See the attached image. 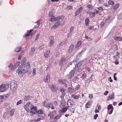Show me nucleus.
Wrapping results in <instances>:
<instances>
[{
  "label": "nucleus",
  "mask_w": 122,
  "mask_h": 122,
  "mask_svg": "<svg viewBox=\"0 0 122 122\" xmlns=\"http://www.w3.org/2000/svg\"><path fill=\"white\" fill-rule=\"evenodd\" d=\"M33 107L32 105L30 102H27L25 105L24 108L25 110L28 113L30 111V109Z\"/></svg>",
  "instance_id": "1"
},
{
  "label": "nucleus",
  "mask_w": 122,
  "mask_h": 122,
  "mask_svg": "<svg viewBox=\"0 0 122 122\" xmlns=\"http://www.w3.org/2000/svg\"><path fill=\"white\" fill-rule=\"evenodd\" d=\"M37 107L33 106L30 108V112L32 114H35L37 113Z\"/></svg>",
  "instance_id": "2"
},
{
  "label": "nucleus",
  "mask_w": 122,
  "mask_h": 122,
  "mask_svg": "<svg viewBox=\"0 0 122 122\" xmlns=\"http://www.w3.org/2000/svg\"><path fill=\"white\" fill-rule=\"evenodd\" d=\"M75 69L73 68V70H71L68 74V77L69 79H71L73 77L75 72Z\"/></svg>",
  "instance_id": "3"
},
{
  "label": "nucleus",
  "mask_w": 122,
  "mask_h": 122,
  "mask_svg": "<svg viewBox=\"0 0 122 122\" xmlns=\"http://www.w3.org/2000/svg\"><path fill=\"white\" fill-rule=\"evenodd\" d=\"M50 88L52 92H56L57 91H59L58 88L54 84L52 85Z\"/></svg>",
  "instance_id": "4"
},
{
  "label": "nucleus",
  "mask_w": 122,
  "mask_h": 122,
  "mask_svg": "<svg viewBox=\"0 0 122 122\" xmlns=\"http://www.w3.org/2000/svg\"><path fill=\"white\" fill-rule=\"evenodd\" d=\"M10 86L11 89H12L13 91H15L17 87V84L14 82L13 83H11Z\"/></svg>",
  "instance_id": "5"
},
{
  "label": "nucleus",
  "mask_w": 122,
  "mask_h": 122,
  "mask_svg": "<svg viewBox=\"0 0 122 122\" xmlns=\"http://www.w3.org/2000/svg\"><path fill=\"white\" fill-rule=\"evenodd\" d=\"M83 61H80L77 64H76L74 68L75 69L76 68V67L77 68H78V70L80 68L82 65V64Z\"/></svg>",
  "instance_id": "6"
},
{
  "label": "nucleus",
  "mask_w": 122,
  "mask_h": 122,
  "mask_svg": "<svg viewBox=\"0 0 122 122\" xmlns=\"http://www.w3.org/2000/svg\"><path fill=\"white\" fill-rule=\"evenodd\" d=\"M86 47H84L83 48L82 51L80 52L78 54H77L76 56L77 57H80L83 54V53H84L85 51L86 50Z\"/></svg>",
  "instance_id": "7"
},
{
  "label": "nucleus",
  "mask_w": 122,
  "mask_h": 122,
  "mask_svg": "<svg viewBox=\"0 0 122 122\" xmlns=\"http://www.w3.org/2000/svg\"><path fill=\"white\" fill-rule=\"evenodd\" d=\"M74 45H73L71 44L69 47V49L68 51V52L69 53H71L73 51Z\"/></svg>",
  "instance_id": "8"
},
{
  "label": "nucleus",
  "mask_w": 122,
  "mask_h": 122,
  "mask_svg": "<svg viewBox=\"0 0 122 122\" xmlns=\"http://www.w3.org/2000/svg\"><path fill=\"white\" fill-rule=\"evenodd\" d=\"M3 84H2L0 86V91L3 92L5 91L6 90Z\"/></svg>",
  "instance_id": "9"
},
{
  "label": "nucleus",
  "mask_w": 122,
  "mask_h": 122,
  "mask_svg": "<svg viewBox=\"0 0 122 122\" xmlns=\"http://www.w3.org/2000/svg\"><path fill=\"white\" fill-rule=\"evenodd\" d=\"M50 76L48 74L46 77V78H45L44 81L46 82H49L50 80Z\"/></svg>",
  "instance_id": "10"
},
{
  "label": "nucleus",
  "mask_w": 122,
  "mask_h": 122,
  "mask_svg": "<svg viewBox=\"0 0 122 122\" xmlns=\"http://www.w3.org/2000/svg\"><path fill=\"white\" fill-rule=\"evenodd\" d=\"M60 92L62 93L61 96H62L63 98L65 95V91L66 90H64L63 88L61 87L60 88Z\"/></svg>",
  "instance_id": "11"
},
{
  "label": "nucleus",
  "mask_w": 122,
  "mask_h": 122,
  "mask_svg": "<svg viewBox=\"0 0 122 122\" xmlns=\"http://www.w3.org/2000/svg\"><path fill=\"white\" fill-rule=\"evenodd\" d=\"M32 98V97L29 95H28L25 96L24 98V100L25 101L27 102L29 100H30Z\"/></svg>",
  "instance_id": "12"
},
{
  "label": "nucleus",
  "mask_w": 122,
  "mask_h": 122,
  "mask_svg": "<svg viewBox=\"0 0 122 122\" xmlns=\"http://www.w3.org/2000/svg\"><path fill=\"white\" fill-rule=\"evenodd\" d=\"M114 93L113 92L112 93V96L111 95H110L109 96L107 97V100L109 101L110 100H112L114 98Z\"/></svg>",
  "instance_id": "13"
},
{
  "label": "nucleus",
  "mask_w": 122,
  "mask_h": 122,
  "mask_svg": "<svg viewBox=\"0 0 122 122\" xmlns=\"http://www.w3.org/2000/svg\"><path fill=\"white\" fill-rule=\"evenodd\" d=\"M82 42L81 41H78L77 44L75 46V49H76L79 47L81 44Z\"/></svg>",
  "instance_id": "14"
},
{
  "label": "nucleus",
  "mask_w": 122,
  "mask_h": 122,
  "mask_svg": "<svg viewBox=\"0 0 122 122\" xmlns=\"http://www.w3.org/2000/svg\"><path fill=\"white\" fill-rule=\"evenodd\" d=\"M50 51L48 50L44 54V56L46 58L47 57L50 55Z\"/></svg>",
  "instance_id": "15"
},
{
  "label": "nucleus",
  "mask_w": 122,
  "mask_h": 122,
  "mask_svg": "<svg viewBox=\"0 0 122 122\" xmlns=\"http://www.w3.org/2000/svg\"><path fill=\"white\" fill-rule=\"evenodd\" d=\"M112 49L114 50H116L117 49V45L115 44H113L112 45Z\"/></svg>",
  "instance_id": "16"
},
{
  "label": "nucleus",
  "mask_w": 122,
  "mask_h": 122,
  "mask_svg": "<svg viewBox=\"0 0 122 122\" xmlns=\"http://www.w3.org/2000/svg\"><path fill=\"white\" fill-rule=\"evenodd\" d=\"M115 40L118 41H122V37L115 36L114 37Z\"/></svg>",
  "instance_id": "17"
},
{
  "label": "nucleus",
  "mask_w": 122,
  "mask_h": 122,
  "mask_svg": "<svg viewBox=\"0 0 122 122\" xmlns=\"http://www.w3.org/2000/svg\"><path fill=\"white\" fill-rule=\"evenodd\" d=\"M90 21L89 18L88 17L86 18L85 20V23L86 26L88 25Z\"/></svg>",
  "instance_id": "18"
},
{
  "label": "nucleus",
  "mask_w": 122,
  "mask_h": 122,
  "mask_svg": "<svg viewBox=\"0 0 122 122\" xmlns=\"http://www.w3.org/2000/svg\"><path fill=\"white\" fill-rule=\"evenodd\" d=\"M68 89L69 92L71 93H73L74 91V89H72L70 87H68Z\"/></svg>",
  "instance_id": "19"
},
{
  "label": "nucleus",
  "mask_w": 122,
  "mask_h": 122,
  "mask_svg": "<svg viewBox=\"0 0 122 122\" xmlns=\"http://www.w3.org/2000/svg\"><path fill=\"white\" fill-rule=\"evenodd\" d=\"M15 112V110L14 109H12L10 112V116H12L14 114Z\"/></svg>",
  "instance_id": "20"
},
{
  "label": "nucleus",
  "mask_w": 122,
  "mask_h": 122,
  "mask_svg": "<svg viewBox=\"0 0 122 122\" xmlns=\"http://www.w3.org/2000/svg\"><path fill=\"white\" fill-rule=\"evenodd\" d=\"M64 15H61L57 17H56V20H60L62 19L63 17L64 18Z\"/></svg>",
  "instance_id": "21"
},
{
  "label": "nucleus",
  "mask_w": 122,
  "mask_h": 122,
  "mask_svg": "<svg viewBox=\"0 0 122 122\" xmlns=\"http://www.w3.org/2000/svg\"><path fill=\"white\" fill-rule=\"evenodd\" d=\"M26 59L25 57H24L23 60L22 61L21 65H25V64L26 63Z\"/></svg>",
  "instance_id": "22"
},
{
  "label": "nucleus",
  "mask_w": 122,
  "mask_h": 122,
  "mask_svg": "<svg viewBox=\"0 0 122 122\" xmlns=\"http://www.w3.org/2000/svg\"><path fill=\"white\" fill-rule=\"evenodd\" d=\"M24 74H25V73L23 71V70L19 71L18 72L19 75H20L21 76H23Z\"/></svg>",
  "instance_id": "23"
},
{
  "label": "nucleus",
  "mask_w": 122,
  "mask_h": 122,
  "mask_svg": "<svg viewBox=\"0 0 122 122\" xmlns=\"http://www.w3.org/2000/svg\"><path fill=\"white\" fill-rule=\"evenodd\" d=\"M20 62L19 61H18L14 65V66H15V68H16L20 64Z\"/></svg>",
  "instance_id": "24"
},
{
  "label": "nucleus",
  "mask_w": 122,
  "mask_h": 122,
  "mask_svg": "<svg viewBox=\"0 0 122 122\" xmlns=\"http://www.w3.org/2000/svg\"><path fill=\"white\" fill-rule=\"evenodd\" d=\"M71 99H69L67 101V105L68 107H69V105L70 104V105H73V104L72 103H71Z\"/></svg>",
  "instance_id": "25"
},
{
  "label": "nucleus",
  "mask_w": 122,
  "mask_h": 122,
  "mask_svg": "<svg viewBox=\"0 0 122 122\" xmlns=\"http://www.w3.org/2000/svg\"><path fill=\"white\" fill-rule=\"evenodd\" d=\"M95 13L92 12L90 14V17L91 18H92L95 16Z\"/></svg>",
  "instance_id": "26"
},
{
  "label": "nucleus",
  "mask_w": 122,
  "mask_h": 122,
  "mask_svg": "<svg viewBox=\"0 0 122 122\" xmlns=\"http://www.w3.org/2000/svg\"><path fill=\"white\" fill-rule=\"evenodd\" d=\"M61 105H62V106L64 107L65 106V105L66 104L65 103V100H61Z\"/></svg>",
  "instance_id": "27"
},
{
  "label": "nucleus",
  "mask_w": 122,
  "mask_h": 122,
  "mask_svg": "<svg viewBox=\"0 0 122 122\" xmlns=\"http://www.w3.org/2000/svg\"><path fill=\"white\" fill-rule=\"evenodd\" d=\"M21 47H17L15 49V52H18L21 51Z\"/></svg>",
  "instance_id": "28"
},
{
  "label": "nucleus",
  "mask_w": 122,
  "mask_h": 122,
  "mask_svg": "<svg viewBox=\"0 0 122 122\" xmlns=\"http://www.w3.org/2000/svg\"><path fill=\"white\" fill-rule=\"evenodd\" d=\"M74 29V27L73 26H72L71 27L70 30V32L69 33H70L71 34H73V30Z\"/></svg>",
  "instance_id": "29"
},
{
  "label": "nucleus",
  "mask_w": 122,
  "mask_h": 122,
  "mask_svg": "<svg viewBox=\"0 0 122 122\" xmlns=\"http://www.w3.org/2000/svg\"><path fill=\"white\" fill-rule=\"evenodd\" d=\"M112 107H113L112 104H110L107 106V109L108 110H110V109H111L112 108Z\"/></svg>",
  "instance_id": "30"
},
{
  "label": "nucleus",
  "mask_w": 122,
  "mask_h": 122,
  "mask_svg": "<svg viewBox=\"0 0 122 122\" xmlns=\"http://www.w3.org/2000/svg\"><path fill=\"white\" fill-rule=\"evenodd\" d=\"M85 38L87 39L90 41H91L92 40V38H90V37H88L86 35V34H85Z\"/></svg>",
  "instance_id": "31"
},
{
  "label": "nucleus",
  "mask_w": 122,
  "mask_h": 122,
  "mask_svg": "<svg viewBox=\"0 0 122 122\" xmlns=\"http://www.w3.org/2000/svg\"><path fill=\"white\" fill-rule=\"evenodd\" d=\"M68 109V108L67 107H66L65 108H63L62 109L61 111L62 112H66Z\"/></svg>",
  "instance_id": "32"
},
{
  "label": "nucleus",
  "mask_w": 122,
  "mask_h": 122,
  "mask_svg": "<svg viewBox=\"0 0 122 122\" xmlns=\"http://www.w3.org/2000/svg\"><path fill=\"white\" fill-rule=\"evenodd\" d=\"M43 113V110L42 109H39L37 111V114H41L42 113Z\"/></svg>",
  "instance_id": "33"
},
{
  "label": "nucleus",
  "mask_w": 122,
  "mask_h": 122,
  "mask_svg": "<svg viewBox=\"0 0 122 122\" xmlns=\"http://www.w3.org/2000/svg\"><path fill=\"white\" fill-rule=\"evenodd\" d=\"M56 26L58 27L60 24V20H58L55 23V24Z\"/></svg>",
  "instance_id": "34"
},
{
  "label": "nucleus",
  "mask_w": 122,
  "mask_h": 122,
  "mask_svg": "<svg viewBox=\"0 0 122 122\" xmlns=\"http://www.w3.org/2000/svg\"><path fill=\"white\" fill-rule=\"evenodd\" d=\"M119 4H115L113 7V8L114 9H116L118 7Z\"/></svg>",
  "instance_id": "35"
},
{
  "label": "nucleus",
  "mask_w": 122,
  "mask_h": 122,
  "mask_svg": "<svg viewBox=\"0 0 122 122\" xmlns=\"http://www.w3.org/2000/svg\"><path fill=\"white\" fill-rule=\"evenodd\" d=\"M113 109V107H112V109H110V110H108V114H112V112Z\"/></svg>",
  "instance_id": "36"
},
{
  "label": "nucleus",
  "mask_w": 122,
  "mask_h": 122,
  "mask_svg": "<svg viewBox=\"0 0 122 122\" xmlns=\"http://www.w3.org/2000/svg\"><path fill=\"white\" fill-rule=\"evenodd\" d=\"M40 20H38L36 22V23L37 24L35 26V27H38L40 25V23H39V21Z\"/></svg>",
  "instance_id": "37"
},
{
  "label": "nucleus",
  "mask_w": 122,
  "mask_h": 122,
  "mask_svg": "<svg viewBox=\"0 0 122 122\" xmlns=\"http://www.w3.org/2000/svg\"><path fill=\"white\" fill-rule=\"evenodd\" d=\"M30 65L29 62H27L26 65V68L28 69L30 67Z\"/></svg>",
  "instance_id": "38"
},
{
  "label": "nucleus",
  "mask_w": 122,
  "mask_h": 122,
  "mask_svg": "<svg viewBox=\"0 0 122 122\" xmlns=\"http://www.w3.org/2000/svg\"><path fill=\"white\" fill-rule=\"evenodd\" d=\"M54 14L52 10L49 13V17H51Z\"/></svg>",
  "instance_id": "39"
},
{
  "label": "nucleus",
  "mask_w": 122,
  "mask_h": 122,
  "mask_svg": "<svg viewBox=\"0 0 122 122\" xmlns=\"http://www.w3.org/2000/svg\"><path fill=\"white\" fill-rule=\"evenodd\" d=\"M118 18L119 20L122 19V12L118 16Z\"/></svg>",
  "instance_id": "40"
},
{
  "label": "nucleus",
  "mask_w": 122,
  "mask_h": 122,
  "mask_svg": "<svg viewBox=\"0 0 122 122\" xmlns=\"http://www.w3.org/2000/svg\"><path fill=\"white\" fill-rule=\"evenodd\" d=\"M108 4L111 5H112L114 4V2L111 0H109L108 2Z\"/></svg>",
  "instance_id": "41"
},
{
  "label": "nucleus",
  "mask_w": 122,
  "mask_h": 122,
  "mask_svg": "<svg viewBox=\"0 0 122 122\" xmlns=\"http://www.w3.org/2000/svg\"><path fill=\"white\" fill-rule=\"evenodd\" d=\"M72 97L76 99H77L78 98V96H75V95L73 94L72 95Z\"/></svg>",
  "instance_id": "42"
},
{
  "label": "nucleus",
  "mask_w": 122,
  "mask_h": 122,
  "mask_svg": "<svg viewBox=\"0 0 122 122\" xmlns=\"http://www.w3.org/2000/svg\"><path fill=\"white\" fill-rule=\"evenodd\" d=\"M35 49L34 48H32L31 49V52L32 54H33L35 51Z\"/></svg>",
  "instance_id": "43"
},
{
  "label": "nucleus",
  "mask_w": 122,
  "mask_h": 122,
  "mask_svg": "<svg viewBox=\"0 0 122 122\" xmlns=\"http://www.w3.org/2000/svg\"><path fill=\"white\" fill-rule=\"evenodd\" d=\"M90 82V81L88 80V79H87L86 80H85V84H87L88 85Z\"/></svg>",
  "instance_id": "44"
},
{
  "label": "nucleus",
  "mask_w": 122,
  "mask_h": 122,
  "mask_svg": "<svg viewBox=\"0 0 122 122\" xmlns=\"http://www.w3.org/2000/svg\"><path fill=\"white\" fill-rule=\"evenodd\" d=\"M78 78L77 77V76H75L74 78H73L71 80V81H72L73 82L75 81H76V80Z\"/></svg>",
  "instance_id": "45"
},
{
  "label": "nucleus",
  "mask_w": 122,
  "mask_h": 122,
  "mask_svg": "<svg viewBox=\"0 0 122 122\" xmlns=\"http://www.w3.org/2000/svg\"><path fill=\"white\" fill-rule=\"evenodd\" d=\"M3 85L5 87V88H6V89L9 87V84L8 83H6L5 84Z\"/></svg>",
  "instance_id": "46"
},
{
  "label": "nucleus",
  "mask_w": 122,
  "mask_h": 122,
  "mask_svg": "<svg viewBox=\"0 0 122 122\" xmlns=\"http://www.w3.org/2000/svg\"><path fill=\"white\" fill-rule=\"evenodd\" d=\"M64 62L61 59L60 60L59 64V65L61 66L63 64Z\"/></svg>",
  "instance_id": "47"
},
{
  "label": "nucleus",
  "mask_w": 122,
  "mask_h": 122,
  "mask_svg": "<svg viewBox=\"0 0 122 122\" xmlns=\"http://www.w3.org/2000/svg\"><path fill=\"white\" fill-rule=\"evenodd\" d=\"M73 7L71 6H67L66 9H68V10H70Z\"/></svg>",
  "instance_id": "48"
},
{
  "label": "nucleus",
  "mask_w": 122,
  "mask_h": 122,
  "mask_svg": "<svg viewBox=\"0 0 122 122\" xmlns=\"http://www.w3.org/2000/svg\"><path fill=\"white\" fill-rule=\"evenodd\" d=\"M22 102V101L21 100H20L18 101L16 105H18L20 104H21Z\"/></svg>",
  "instance_id": "49"
},
{
  "label": "nucleus",
  "mask_w": 122,
  "mask_h": 122,
  "mask_svg": "<svg viewBox=\"0 0 122 122\" xmlns=\"http://www.w3.org/2000/svg\"><path fill=\"white\" fill-rule=\"evenodd\" d=\"M80 13L77 10L75 12V16H76L78 15Z\"/></svg>",
  "instance_id": "50"
},
{
  "label": "nucleus",
  "mask_w": 122,
  "mask_h": 122,
  "mask_svg": "<svg viewBox=\"0 0 122 122\" xmlns=\"http://www.w3.org/2000/svg\"><path fill=\"white\" fill-rule=\"evenodd\" d=\"M39 118L40 119V120H43L45 119L44 117L43 116V115H41V116H40V117Z\"/></svg>",
  "instance_id": "51"
},
{
  "label": "nucleus",
  "mask_w": 122,
  "mask_h": 122,
  "mask_svg": "<svg viewBox=\"0 0 122 122\" xmlns=\"http://www.w3.org/2000/svg\"><path fill=\"white\" fill-rule=\"evenodd\" d=\"M86 70L89 72H90L91 71L89 67H86Z\"/></svg>",
  "instance_id": "52"
},
{
  "label": "nucleus",
  "mask_w": 122,
  "mask_h": 122,
  "mask_svg": "<svg viewBox=\"0 0 122 122\" xmlns=\"http://www.w3.org/2000/svg\"><path fill=\"white\" fill-rule=\"evenodd\" d=\"M87 7L90 9H92L93 8V7L92 6H91L90 5L88 4L87 5Z\"/></svg>",
  "instance_id": "53"
},
{
  "label": "nucleus",
  "mask_w": 122,
  "mask_h": 122,
  "mask_svg": "<svg viewBox=\"0 0 122 122\" xmlns=\"http://www.w3.org/2000/svg\"><path fill=\"white\" fill-rule=\"evenodd\" d=\"M36 74V69L35 68L33 70L32 75H35Z\"/></svg>",
  "instance_id": "54"
},
{
  "label": "nucleus",
  "mask_w": 122,
  "mask_h": 122,
  "mask_svg": "<svg viewBox=\"0 0 122 122\" xmlns=\"http://www.w3.org/2000/svg\"><path fill=\"white\" fill-rule=\"evenodd\" d=\"M80 88V86L79 84L76 85V90H78L79 88Z\"/></svg>",
  "instance_id": "55"
},
{
  "label": "nucleus",
  "mask_w": 122,
  "mask_h": 122,
  "mask_svg": "<svg viewBox=\"0 0 122 122\" xmlns=\"http://www.w3.org/2000/svg\"><path fill=\"white\" fill-rule=\"evenodd\" d=\"M58 26H56L55 24L52 27H51V29H52L53 28L54 29H55Z\"/></svg>",
  "instance_id": "56"
},
{
  "label": "nucleus",
  "mask_w": 122,
  "mask_h": 122,
  "mask_svg": "<svg viewBox=\"0 0 122 122\" xmlns=\"http://www.w3.org/2000/svg\"><path fill=\"white\" fill-rule=\"evenodd\" d=\"M83 10V8L82 6L80 7V8L77 10L80 13Z\"/></svg>",
  "instance_id": "57"
},
{
  "label": "nucleus",
  "mask_w": 122,
  "mask_h": 122,
  "mask_svg": "<svg viewBox=\"0 0 122 122\" xmlns=\"http://www.w3.org/2000/svg\"><path fill=\"white\" fill-rule=\"evenodd\" d=\"M32 33H30L26 34L25 35V36H30L32 35Z\"/></svg>",
  "instance_id": "58"
},
{
  "label": "nucleus",
  "mask_w": 122,
  "mask_h": 122,
  "mask_svg": "<svg viewBox=\"0 0 122 122\" xmlns=\"http://www.w3.org/2000/svg\"><path fill=\"white\" fill-rule=\"evenodd\" d=\"M90 104L87 102L85 106L86 108H88L90 107H88V106H90Z\"/></svg>",
  "instance_id": "59"
},
{
  "label": "nucleus",
  "mask_w": 122,
  "mask_h": 122,
  "mask_svg": "<svg viewBox=\"0 0 122 122\" xmlns=\"http://www.w3.org/2000/svg\"><path fill=\"white\" fill-rule=\"evenodd\" d=\"M56 20V18H53V17H51V20H49V21H51L52 22L53 21V20L54 21H55Z\"/></svg>",
  "instance_id": "60"
},
{
  "label": "nucleus",
  "mask_w": 122,
  "mask_h": 122,
  "mask_svg": "<svg viewBox=\"0 0 122 122\" xmlns=\"http://www.w3.org/2000/svg\"><path fill=\"white\" fill-rule=\"evenodd\" d=\"M59 118L58 116H57L55 117L54 118V121H56L57 120V119H59Z\"/></svg>",
  "instance_id": "61"
},
{
  "label": "nucleus",
  "mask_w": 122,
  "mask_h": 122,
  "mask_svg": "<svg viewBox=\"0 0 122 122\" xmlns=\"http://www.w3.org/2000/svg\"><path fill=\"white\" fill-rule=\"evenodd\" d=\"M100 26L101 27H102L104 25V23L103 22H102L100 23Z\"/></svg>",
  "instance_id": "62"
},
{
  "label": "nucleus",
  "mask_w": 122,
  "mask_h": 122,
  "mask_svg": "<svg viewBox=\"0 0 122 122\" xmlns=\"http://www.w3.org/2000/svg\"><path fill=\"white\" fill-rule=\"evenodd\" d=\"M98 116V115L97 114H96L94 115V119H96L97 118V117Z\"/></svg>",
  "instance_id": "63"
},
{
  "label": "nucleus",
  "mask_w": 122,
  "mask_h": 122,
  "mask_svg": "<svg viewBox=\"0 0 122 122\" xmlns=\"http://www.w3.org/2000/svg\"><path fill=\"white\" fill-rule=\"evenodd\" d=\"M21 57H22V54H21V53H20L19 54L18 56V59L19 60L20 59H21Z\"/></svg>",
  "instance_id": "64"
}]
</instances>
